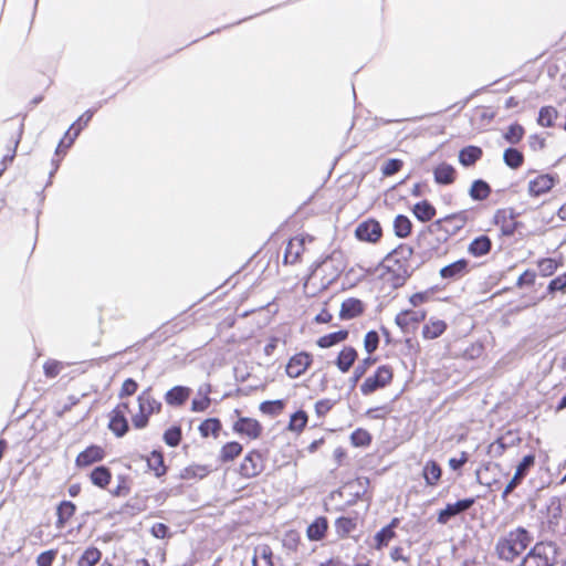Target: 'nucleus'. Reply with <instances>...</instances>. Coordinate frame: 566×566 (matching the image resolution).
<instances>
[{
  "label": "nucleus",
  "instance_id": "obj_63",
  "mask_svg": "<svg viewBox=\"0 0 566 566\" xmlns=\"http://www.w3.org/2000/svg\"><path fill=\"white\" fill-rule=\"evenodd\" d=\"M566 291V272L553 279L547 286V292L554 294L556 292L565 293Z\"/></svg>",
  "mask_w": 566,
  "mask_h": 566
},
{
  "label": "nucleus",
  "instance_id": "obj_26",
  "mask_svg": "<svg viewBox=\"0 0 566 566\" xmlns=\"http://www.w3.org/2000/svg\"><path fill=\"white\" fill-rule=\"evenodd\" d=\"M191 389L186 386H175L165 394V401L168 406L180 407L190 397Z\"/></svg>",
  "mask_w": 566,
  "mask_h": 566
},
{
  "label": "nucleus",
  "instance_id": "obj_47",
  "mask_svg": "<svg viewBox=\"0 0 566 566\" xmlns=\"http://www.w3.org/2000/svg\"><path fill=\"white\" fill-rule=\"evenodd\" d=\"M557 117L558 112L555 107L544 106L539 109L537 122L542 127H553Z\"/></svg>",
  "mask_w": 566,
  "mask_h": 566
},
{
  "label": "nucleus",
  "instance_id": "obj_60",
  "mask_svg": "<svg viewBox=\"0 0 566 566\" xmlns=\"http://www.w3.org/2000/svg\"><path fill=\"white\" fill-rule=\"evenodd\" d=\"M402 167H403V161L401 159L391 158L382 165L381 174L385 177H389V176H392V175L397 174L398 171H400Z\"/></svg>",
  "mask_w": 566,
  "mask_h": 566
},
{
  "label": "nucleus",
  "instance_id": "obj_31",
  "mask_svg": "<svg viewBox=\"0 0 566 566\" xmlns=\"http://www.w3.org/2000/svg\"><path fill=\"white\" fill-rule=\"evenodd\" d=\"M491 249L492 241L485 234H481L474 238L468 245V252L475 258H481L489 254Z\"/></svg>",
  "mask_w": 566,
  "mask_h": 566
},
{
  "label": "nucleus",
  "instance_id": "obj_53",
  "mask_svg": "<svg viewBox=\"0 0 566 566\" xmlns=\"http://www.w3.org/2000/svg\"><path fill=\"white\" fill-rule=\"evenodd\" d=\"M165 443L169 447H177L182 439V431L179 426H171L165 432L163 437Z\"/></svg>",
  "mask_w": 566,
  "mask_h": 566
},
{
  "label": "nucleus",
  "instance_id": "obj_34",
  "mask_svg": "<svg viewBox=\"0 0 566 566\" xmlns=\"http://www.w3.org/2000/svg\"><path fill=\"white\" fill-rule=\"evenodd\" d=\"M243 451V447L238 441L226 442L219 450V461L229 463L234 461Z\"/></svg>",
  "mask_w": 566,
  "mask_h": 566
},
{
  "label": "nucleus",
  "instance_id": "obj_54",
  "mask_svg": "<svg viewBox=\"0 0 566 566\" xmlns=\"http://www.w3.org/2000/svg\"><path fill=\"white\" fill-rule=\"evenodd\" d=\"M375 363L376 358H373L370 356L360 360L354 369L352 381L355 384L358 382L366 375L370 366L374 365Z\"/></svg>",
  "mask_w": 566,
  "mask_h": 566
},
{
  "label": "nucleus",
  "instance_id": "obj_35",
  "mask_svg": "<svg viewBox=\"0 0 566 566\" xmlns=\"http://www.w3.org/2000/svg\"><path fill=\"white\" fill-rule=\"evenodd\" d=\"M541 276H552L559 268L564 265V258H542L537 262Z\"/></svg>",
  "mask_w": 566,
  "mask_h": 566
},
{
  "label": "nucleus",
  "instance_id": "obj_10",
  "mask_svg": "<svg viewBox=\"0 0 566 566\" xmlns=\"http://www.w3.org/2000/svg\"><path fill=\"white\" fill-rule=\"evenodd\" d=\"M266 468V452L253 448L249 450L242 458L238 474L242 479H253L259 476Z\"/></svg>",
  "mask_w": 566,
  "mask_h": 566
},
{
  "label": "nucleus",
  "instance_id": "obj_50",
  "mask_svg": "<svg viewBox=\"0 0 566 566\" xmlns=\"http://www.w3.org/2000/svg\"><path fill=\"white\" fill-rule=\"evenodd\" d=\"M285 408L284 400H266L260 403V411L264 415H269L272 417L279 416L283 412Z\"/></svg>",
  "mask_w": 566,
  "mask_h": 566
},
{
  "label": "nucleus",
  "instance_id": "obj_17",
  "mask_svg": "<svg viewBox=\"0 0 566 566\" xmlns=\"http://www.w3.org/2000/svg\"><path fill=\"white\" fill-rule=\"evenodd\" d=\"M517 214L513 208L497 209L493 216V223L500 228L502 235H513L517 229Z\"/></svg>",
  "mask_w": 566,
  "mask_h": 566
},
{
  "label": "nucleus",
  "instance_id": "obj_40",
  "mask_svg": "<svg viewBox=\"0 0 566 566\" xmlns=\"http://www.w3.org/2000/svg\"><path fill=\"white\" fill-rule=\"evenodd\" d=\"M335 532L340 538H346L357 528V517L339 516L334 523Z\"/></svg>",
  "mask_w": 566,
  "mask_h": 566
},
{
  "label": "nucleus",
  "instance_id": "obj_14",
  "mask_svg": "<svg viewBox=\"0 0 566 566\" xmlns=\"http://www.w3.org/2000/svg\"><path fill=\"white\" fill-rule=\"evenodd\" d=\"M313 355L308 352L302 350L292 355L285 366V374L287 377L295 379L303 376L313 365Z\"/></svg>",
  "mask_w": 566,
  "mask_h": 566
},
{
  "label": "nucleus",
  "instance_id": "obj_16",
  "mask_svg": "<svg viewBox=\"0 0 566 566\" xmlns=\"http://www.w3.org/2000/svg\"><path fill=\"white\" fill-rule=\"evenodd\" d=\"M107 455L104 447L99 444H90L82 450L75 458L77 469H86L95 463L102 462Z\"/></svg>",
  "mask_w": 566,
  "mask_h": 566
},
{
  "label": "nucleus",
  "instance_id": "obj_33",
  "mask_svg": "<svg viewBox=\"0 0 566 566\" xmlns=\"http://www.w3.org/2000/svg\"><path fill=\"white\" fill-rule=\"evenodd\" d=\"M147 467L157 478H161L167 473L164 453L159 450H153L146 458Z\"/></svg>",
  "mask_w": 566,
  "mask_h": 566
},
{
  "label": "nucleus",
  "instance_id": "obj_64",
  "mask_svg": "<svg viewBox=\"0 0 566 566\" xmlns=\"http://www.w3.org/2000/svg\"><path fill=\"white\" fill-rule=\"evenodd\" d=\"M62 368V363L53 359L46 360L43 365L44 375L48 378L56 377L61 373Z\"/></svg>",
  "mask_w": 566,
  "mask_h": 566
},
{
  "label": "nucleus",
  "instance_id": "obj_46",
  "mask_svg": "<svg viewBox=\"0 0 566 566\" xmlns=\"http://www.w3.org/2000/svg\"><path fill=\"white\" fill-rule=\"evenodd\" d=\"M396 531L386 528L385 526L379 530L374 536V548L381 551L396 537Z\"/></svg>",
  "mask_w": 566,
  "mask_h": 566
},
{
  "label": "nucleus",
  "instance_id": "obj_12",
  "mask_svg": "<svg viewBox=\"0 0 566 566\" xmlns=\"http://www.w3.org/2000/svg\"><path fill=\"white\" fill-rule=\"evenodd\" d=\"M313 241L314 237L310 234H300L291 238L284 251L283 263L291 265L301 263L305 252V244Z\"/></svg>",
  "mask_w": 566,
  "mask_h": 566
},
{
  "label": "nucleus",
  "instance_id": "obj_59",
  "mask_svg": "<svg viewBox=\"0 0 566 566\" xmlns=\"http://www.w3.org/2000/svg\"><path fill=\"white\" fill-rule=\"evenodd\" d=\"M379 335L376 331H369L364 337V348L368 355H371L379 346Z\"/></svg>",
  "mask_w": 566,
  "mask_h": 566
},
{
  "label": "nucleus",
  "instance_id": "obj_18",
  "mask_svg": "<svg viewBox=\"0 0 566 566\" xmlns=\"http://www.w3.org/2000/svg\"><path fill=\"white\" fill-rule=\"evenodd\" d=\"M427 318L426 310L406 308L401 310L395 316V324L402 331H408L411 326H416Z\"/></svg>",
  "mask_w": 566,
  "mask_h": 566
},
{
  "label": "nucleus",
  "instance_id": "obj_45",
  "mask_svg": "<svg viewBox=\"0 0 566 566\" xmlns=\"http://www.w3.org/2000/svg\"><path fill=\"white\" fill-rule=\"evenodd\" d=\"M495 116L496 111L492 106H478L474 109V119L481 126L491 124Z\"/></svg>",
  "mask_w": 566,
  "mask_h": 566
},
{
  "label": "nucleus",
  "instance_id": "obj_43",
  "mask_svg": "<svg viewBox=\"0 0 566 566\" xmlns=\"http://www.w3.org/2000/svg\"><path fill=\"white\" fill-rule=\"evenodd\" d=\"M350 443L356 448H366L371 444L373 436L364 428H357L349 437Z\"/></svg>",
  "mask_w": 566,
  "mask_h": 566
},
{
  "label": "nucleus",
  "instance_id": "obj_7",
  "mask_svg": "<svg viewBox=\"0 0 566 566\" xmlns=\"http://www.w3.org/2000/svg\"><path fill=\"white\" fill-rule=\"evenodd\" d=\"M395 370L389 364L379 365L375 371L367 376L359 386L363 396H370L374 392L385 389L394 381Z\"/></svg>",
  "mask_w": 566,
  "mask_h": 566
},
{
  "label": "nucleus",
  "instance_id": "obj_38",
  "mask_svg": "<svg viewBox=\"0 0 566 566\" xmlns=\"http://www.w3.org/2000/svg\"><path fill=\"white\" fill-rule=\"evenodd\" d=\"M349 336V332L347 329H339L337 332H333L326 335H323L317 338L316 345L319 348H331L337 344L345 342Z\"/></svg>",
  "mask_w": 566,
  "mask_h": 566
},
{
  "label": "nucleus",
  "instance_id": "obj_62",
  "mask_svg": "<svg viewBox=\"0 0 566 566\" xmlns=\"http://www.w3.org/2000/svg\"><path fill=\"white\" fill-rule=\"evenodd\" d=\"M57 556V549L51 548L42 552L36 557V566H52Z\"/></svg>",
  "mask_w": 566,
  "mask_h": 566
},
{
  "label": "nucleus",
  "instance_id": "obj_22",
  "mask_svg": "<svg viewBox=\"0 0 566 566\" xmlns=\"http://www.w3.org/2000/svg\"><path fill=\"white\" fill-rule=\"evenodd\" d=\"M366 311V304L356 297H348L340 304L339 318L349 321L361 316Z\"/></svg>",
  "mask_w": 566,
  "mask_h": 566
},
{
  "label": "nucleus",
  "instance_id": "obj_15",
  "mask_svg": "<svg viewBox=\"0 0 566 566\" xmlns=\"http://www.w3.org/2000/svg\"><path fill=\"white\" fill-rule=\"evenodd\" d=\"M94 113L92 111L84 112L76 122H74L67 132L65 133L64 137L61 139L56 153L60 154L62 149L70 148L74 140L77 138V136L81 134V132L88 125V123L92 120Z\"/></svg>",
  "mask_w": 566,
  "mask_h": 566
},
{
  "label": "nucleus",
  "instance_id": "obj_6",
  "mask_svg": "<svg viewBox=\"0 0 566 566\" xmlns=\"http://www.w3.org/2000/svg\"><path fill=\"white\" fill-rule=\"evenodd\" d=\"M23 129V118L20 117L7 119L0 125V139L4 143L8 150L1 161L2 168L0 169V176L13 161L18 146L22 138Z\"/></svg>",
  "mask_w": 566,
  "mask_h": 566
},
{
  "label": "nucleus",
  "instance_id": "obj_5",
  "mask_svg": "<svg viewBox=\"0 0 566 566\" xmlns=\"http://www.w3.org/2000/svg\"><path fill=\"white\" fill-rule=\"evenodd\" d=\"M138 410L130 416V422L134 429L143 430L155 415H159L163 410V403L156 398L153 388L147 387L142 390L136 398Z\"/></svg>",
  "mask_w": 566,
  "mask_h": 566
},
{
  "label": "nucleus",
  "instance_id": "obj_9",
  "mask_svg": "<svg viewBox=\"0 0 566 566\" xmlns=\"http://www.w3.org/2000/svg\"><path fill=\"white\" fill-rule=\"evenodd\" d=\"M342 272L343 268L337 260L333 255H328L311 266L305 285L310 280L319 277L322 287H327L339 277Z\"/></svg>",
  "mask_w": 566,
  "mask_h": 566
},
{
  "label": "nucleus",
  "instance_id": "obj_39",
  "mask_svg": "<svg viewBox=\"0 0 566 566\" xmlns=\"http://www.w3.org/2000/svg\"><path fill=\"white\" fill-rule=\"evenodd\" d=\"M103 553L96 546H88L80 555L76 566H96L102 559Z\"/></svg>",
  "mask_w": 566,
  "mask_h": 566
},
{
  "label": "nucleus",
  "instance_id": "obj_48",
  "mask_svg": "<svg viewBox=\"0 0 566 566\" xmlns=\"http://www.w3.org/2000/svg\"><path fill=\"white\" fill-rule=\"evenodd\" d=\"M503 160L510 168L517 169L524 163V155L516 148H507L503 154Z\"/></svg>",
  "mask_w": 566,
  "mask_h": 566
},
{
  "label": "nucleus",
  "instance_id": "obj_21",
  "mask_svg": "<svg viewBox=\"0 0 566 566\" xmlns=\"http://www.w3.org/2000/svg\"><path fill=\"white\" fill-rule=\"evenodd\" d=\"M475 503V497H467L463 500H459L455 503H448L443 510H441L438 514V522L440 524H446L448 521L469 509H471Z\"/></svg>",
  "mask_w": 566,
  "mask_h": 566
},
{
  "label": "nucleus",
  "instance_id": "obj_44",
  "mask_svg": "<svg viewBox=\"0 0 566 566\" xmlns=\"http://www.w3.org/2000/svg\"><path fill=\"white\" fill-rule=\"evenodd\" d=\"M469 193L474 200H484L491 195V187L484 180H474L470 187Z\"/></svg>",
  "mask_w": 566,
  "mask_h": 566
},
{
  "label": "nucleus",
  "instance_id": "obj_49",
  "mask_svg": "<svg viewBox=\"0 0 566 566\" xmlns=\"http://www.w3.org/2000/svg\"><path fill=\"white\" fill-rule=\"evenodd\" d=\"M307 421V413L304 410H298L291 416L287 428L290 431L301 433L305 429Z\"/></svg>",
  "mask_w": 566,
  "mask_h": 566
},
{
  "label": "nucleus",
  "instance_id": "obj_20",
  "mask_svg": "<svg viewBox=\"0 0 566 566\" xmlns=\"http://www.w3.org/2000/svg\"><path fill=\"white\" fill-rule=\"evenodd\" d=\"M556 176L551 174H539L528 181L527 190L530 196L539 197L547 193L555 186Z\"/></svg>",
  "mask_w": 566,
  "mask_h": 566
},
{
  "label": "nucleus",
  "instance_id": "obj_2",
  "mask_svg": "<svg viewBox=\"0 0 566 566\" xmlns=\"http://www.w3.org/2000/svg\"><path fill=\"white\" fill-rule=\"evenodd\" d=\"M413 255V249L405 243L397 245L381 261V279L391 287L402 286L410 276V260Z\"/></svg>",
  "mask_w": 566,
  "mask_h": 566
},
{
  "label": "nucleus",
  "instance_id": "obj_25",
  "mask_svg": "<svg viewBox=\"0 0 566 566\" xmlns=\"http://www.w3.org/2000/svg\"><path fill=\"white\" fill-rule=\"evenodd\" d=\"M358 358V353L353 346H344L338 353L335 365L342 373H348Z\"/></svg>",
  "mask_w": 566,
  "mask_h": 566
},
{
  "label": "nucleus",
  "instance_id": "obj_24",
  "mask_svg": "<svg viewBox=\"0 0 566 566\" xmlns=\"http://www.w3.org/2000/svg\"><path fill=\"white\" fill-rule=\"evenodd\" d=\"M432 172L436 184L442 186L452 185L458 178L457 169L448 163H440L433 168Z\"/></svg>",
  "mask_w": 566,
  "mask_h": 566
},
{
  "label": "nucleus",
  "instance_id": "obj_58",
  "mask_svg": "<svg viewBox=\"0 0 566 566\" xmlns=\"http://www.w3.org/2000/svg\"><path fill=\"white\" fill-rule=\"evenodd\" d=\"M206 474H207V469L205 467L190 465V467L185 468L180 472V478L184 480H192V479H197V478L201 479V478L206 476Z\"/></svg>",
  "mask_w": 566,
  "mask_h": 566
},
{
  "label": "nucleus",
  "instance_id": "obj_30",
  "mask_svg": "<svg viewBox=\"0 0 566 566\" xmlns=\"http://www.w3.org/2000/svg\"><path fill=\"white\" fill-rule=\"evenodd\" d=\"M328 531V521L325 516L316 517L306 528V536L310 541H322Z\"/></svg>",
  "mask_w": 566,
  "mask_h": 566
},
{
  "label": "nucleus",
  "instance_id": "obj_4",
  "mask_svg": "<svg viewBox=\"0 0 566 566\" xmlns=\"http://www.w3.org/2000/svg\"><path fill=\"white\" fill-rule=\"evenodd\" d=\"M531 542V534L520 526L497 539L495 553L501 560L512 563L525 552Z\"/></svg>",
  "mask_w": 566,
  "mask_h": 566
},
{
  "label": "nucleus",
  "instance_id": "obj_42",
  "mask_svg": "<svg viewBox=\"0 0 566 566\" xmlns=\"http://www.w3.org/2000/svg\"><path fill=\"white\" fill-rule=\"evenodd\" d=\"M392 228L396 237L405 239L412 233L413 226L407 216L398 214L394 219Z\"/></svg>",
  "mask_w": 566,
  "mask_h": 566
},
{
  "label": "nucleus",
  "instance_id": "obj_55",
  "mask_svg": "<svg viewBox=\"0 0 566 566\" xmlns=\"http://www.w3.org/2000/svg\"><path fill=\"white\" fill-rule=\"evenodd\" d=\"M524 134L525 130L523 126L520 124H512L509 126L506 133L504 134V138L511 144H517L522 140Z\"/></svg>",
  "mask_w": 566,
  "mask_h": 566
},
{
  "label": "nucleus",
  "instance_id": "obj_52",
  "mask_svg": "<svg viewBox=\"0 0 566 566\" xmlns=\"http://www.w3.org/2000/svg\"><path fill=\"white\" fill-rule=\"evenodd\" d=\"M302 543V538L300 533L296 530L286 531L282 538V545L290 552H297L300 545Z\"/></svg>",
  "mask_w": 566,
  "mask_h": 566
},
{
  "label": "nucleus",
  "instance_id": "obj_28",
  "mask_svg": "<svg viewBox=\"0 0 566 566\" xmlns=\"http://www.w3.org/2000/svg\"><path fill=\"white\" fill-rule=\"evenodd\" d=\"M88 478L94 486L105 490L111 484L113 474L108 467L98 465L90 472Z\"/></svg>",
  "mask_w": 566,
  "mask_h": 566
},
{
  "label": "nucleus",
  "instance_id": "obj_57",
  "mask_svg": "<svg viewBox=\"0 0 566 566\" xmlns=\"http://www.w3.org/2000/svg\"><path fill=\"white\" fill-rule=\"evenodd\" d=\"M391 412V408L388 405L376 406L367 409L366 417L373 420H384Z\"/></svg>",
  "mask_w": 566,
  "mask_h": 566
},
{
  "label": "nucleus",
  "instance_id": "obj_61",
  "mask_svg": "<svg viewBox=\"0 0 566 566\" xmlns=\"http://www.w3.org/2000/svg\"><path fill=\"white\" fill-rule=\"evenodd\" d=\"M535 465V454H527L525 455L518 465L516 467L515 474L517 476H522L523 479L527 475L531 468Z\"/></svg>",
  "mask_w": 566,
  "mask_h": 566
},
{
  "label": "nucleus",
  "instance_id": "obj_1",
  "mask_svg": "<svg viewBox=\"0 0 566 566\" xmlns=\"http://www.w3.org/2000/svg\"><path fill=\"white\" fill-rule=\"evenodd\" d=\"M469 222V214L460 210L433 221L429 228V235L433 239L429 242L428 253L430 256L441 258L448 254V241L460 233Z\"/></svg>",
  "mask_w": 566,
  "mask_h": 566
},
{
  "label": "nucleus",
  "instance_id": "obj_32",
  "mask_svg": "<svg viewBox=\"0 0 566 566\" xmlns=\"http://www.w3.org/2000/svg\"><path fill=\"white\" fill-rule=\"evenodd\" d=\"M252 566H274L273 551L268 544H260L254 547Z\"/></svg>",
  "mask_w": 566,
  "mask_h": 566
},
{
  "label": "nucleus",
  "instance_id": "obj_51",
  "mask_svg": "<svg viewBox=\"0 0 566 566\" xmlns=\"http://www.w3.org/2000/svg\"><path fill=\"white\" fill-rule=\"evenodd\" d=\"M132 491V480L128 475H118L117 476V484L116 486L111 491V494L115 497H125L129 495Z\"/></svg>",
  "mask_w": 566,
  "mask_h": 566
},
{
  "label": "nucleus",
  "instance_id": "obj_23",
  "mask_svg": "<svg viewBox=\"0 0 566 566\" xmlns=\"http://www.w3.org/2000/svg\"><path fill=\"white\" fill-rule=\"evenodd\" d=\"M448 329L444 319L431 316L421 328V336L424 340H433L442 336Z\"/></svg>",
  "mask_w": 566,
  "mask_h": 566
},
{
  "label": "nucleus",
  "instance_id": "obj_37",
  "mask_svg": "<svg viewBox=\"0 0 566 566\" xmlns=\"http://www.w3.org/2000/svg\"><path fill=\"white\" fill-rule=\"evenodd\" d=\"M483 156V150L479 146H467L459 151V163L464 167L473 166Z\"/></svg>",
  "mask_w": 566,
  "mask_h": 566
},
{
  "label": "nucleus",
  "instance_id": "obj_19",
  "mask_svg": "<svg viewBox=\"0 0 566 566\" xmlns=\"http://www.w3.org/2000/svg\"><path fill=\"white\" fill-rule=\"evenodd\" d=\"M471 271L470 261L461 258L443 268L440 269L439 275L442 280L453 282L461 280L468 275Z\"/></svg>",
  "mask_w": 566,
  "mask_h": 566
},
{
  "label": "nucleus",
  "instance_id": "obj_56",
  "mask_svg": "<svg viewBox=\"0 0 566 566\" xmlns=\"http://www.w3.org/2000/svg\"><path fill=\"white\" fill-rule=\"evenodd\" d=\"M432 295H433V291L432 290H426V291L417 292V293L411 294L408 297V302H409V304L413 308H416V307H419L422 304L428 303L429 301H431Z\"/></svg>",
  "mask_w": 566,
  "mask_h": 566
},
{
  "label": "nucleus",
  "instance_id": "obj_27",
  "mask_svg": "<svg viewBox=\"0 0 566 566\" xmlns=\"http://www.w3.org/2000/svg\"><path fill=\"white\" fill-rule=\"evenodd\" d=\"M422 478L426 485L434 488L442 478V468L436 460H428L422 469Z\"/></svg>",
  "mask_w": 566,
  "mask_h": 566
},
{
  "label": "nucleus",
  "instance_id": "obj_36",
  "mask_svg": "<svg viewBox=\"0 0 566 566\" xmlns=\"http://www.w3.org/2000/svg\"><path fill=\"white\" fill-rule=\"evenodd\" d=\"M412 213L420 222L424 223L431 221L436 217L437 209L430 201L422 200L413 206Z\"/></svg>",
  "mask_w": 566,
  "mask_h": 566
},
{
  "label": "nucleus",
  "instance_id": "obj_11",
  "mask_svg": "<svg viewBox=\"0 0 566 566\" xmlns=\"http://www.w3.org/2000/svg\"><path fill=\"white\" fill-rule=\"evenodd\" d=\"M354 233L358 241L370 244L379 243L384 237L382 227L375 218H367L359 222Z\"/></svg>",
  "mask_w": 566,
  "mask_h": 566
},
{
  "label": "nucleus",
  "instance_id": "obj_29",
  "mask_svg": "<svg viewBox=\"0 0 566 566\" xmlns=\"http://www.w3.org/2000/svg\"><path fill=\"white\" fill-rule=\"evenodd\" d=\"M76 513V505L71 501H62L56 507L55 527L62 530Z\"/></svg>",
  "mask_w": 566,
  "mask_h": 566
},
{
  "label": "nucleus",
  "instance_id": "obj_13",
  "mask_svg": "<svg viewBox=\"0 0 566 566\" xmlns=\"http://www.w3.org/2000/svg\"><path fill=\"white\" fill-rule=\"evenodd\" d=\"M232 431L241 438L254 441L262 437L263 426L258 419L239 416L232 424Z\"/></svg>",
  "mask_w": 566,
  "mask_h": 566
},
{
  "label": "nucleus",
  "instance_id": "obj_41",
  "mask_svg": "<svg viewBox=\"0 0 566 566\" xmlns=\"http://www.w3.org/2000/svg\"><path fill=\"white\" fill-rule=\"evenodd\" d=\"M222 429V423L218 418H208L203 420L199 427V433L202 438L213 437L214 439L219 438L220 431Z\"/></svg>",
  "mask_w": 566,
  "mask_h": 566
},
{
  "label": "nucleus",
  "instance_id": "obj_3",
  "mask_svg": "<svg viewBox=\"0 0 566 566\" xmlns=\"http://www.w3.org/2000/svg\"><path fill=\"white\" fill-rule=\"evenodd\" d=\"M138 388L139 385L135 379L126 378L118 390V398L122 401L108 412L107 428L116 438H123L129 432L126 413L130 412V402L123 399L134 396Z\"/></svg>",
  "mask_w": 566,
  "mask_h": 566
},
{
  "label": "nucleus",
  "instance_id": "obj_8",
  "mask_svg": "<svg viewBox=\"0 0 566 566\" xmlns=\"http://www.w3.org/2000/svg\"><path fill=\"white\" fill-rule=\"evenodd\" d=\"M557 557V548L547 542L536 543L524 556L520 566H554Z\"/></svg>",
  "mask_w": 566,
  "mask_h": 566
}]
</instances>
